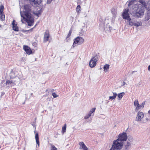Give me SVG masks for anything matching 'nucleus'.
<instances>
[{
  "instance_id": "obj_1",
  "label": "nucleus",
  "mask_w": 150,
  "mask_h": 150,
  "mask_svg": "<svg viewBox=\"0 0 150 150\" xmlns=\"http://www.w3.org/2000/svg\"><path fill=\"white\" fill-rule=\"evenodd\" d=\"M24 8L25 11L24 15L26 17L23 16L22 14H21V16L23 17L24 21L27 23L28 25L32 26L34 23V18L32 17L31 14L30 13L31 11L30 7L29 5L26 4L24 5Z\"/></svg>"
},
{
  "instance_id": "obj_2",
  "label": "nucleus",
  "mask_w": 150,
  "mask_h": 150,
  "mask_svg": "<svg viewBox=\"0 0 150 150\" xmlns=\"http://www.w3.org/2000/svg\"><path fill=\"white\" fill-rule=\"evenodd\" d=\"M144 8L142 6H139L135 11L134 16L137 18H141L144 16Z\"/></svg>"
},
{
  "instance_id": "obj_3",
  "label": "nucleus",
  "mask_w": 150,
  "mask_h": 150,
  "mask_svg": "<svg viewBox=\"0 0 150 150\" xmlns=\"http://www.w3.org/2000/svg\"><path fill=\"white\" fill-rule=\"evenodd\" d=\"M123 144L122 142L117 139L114 141L112 144V147L113 149H120L122 148Z\"/></svg>"
},
{
  "instance_id": "obj_4",
  "label": "nucleus",
  "mask_w": 150,
  "mask_h": 150,
  "mask_svg": "<svg viewBox=\"0 0 150 150\" xmlns=\"http://www.w3.org/2000/svg\"><path fill=\"white\" fill-rule=\"evenodd\" d=\"M98 56L96 55L91 59L89 62L90 67L93 68L95 67L98 60Z\"/></svg>"
},
{
  "instance_id": "obj_5",
  "label": "nucleus",
  "mask_w": 150,
  "mask_h": 150,
  "mask_svg": "<svg viewBox=\"0 0 150 150\" xmlns=\"http://www.w3.org/2000/svg\"><path fill=\"white\" fill-rule=\"evenodd\" d=\"M84 39L81 37H78L75 38L74 40V43H73V46H74L75 44H77L78 45H80L82 44L84 42Z\"/></svg>"
},
{
  "instance_id": "obj_6",
  "label": "nucleus",
  "mask_w": 150,
  "mask_h": 150,
  "mask_svg": "<svg viewBox=\"0 0 150 150\" xmlns=\"http://www.w3.org/2000/svg\"><path fill=\"white\" fill-rule=\"evenodd\" d=\"M129 11V8H127L124 9L122 14V16L123 19H126L128 21H131V19L130 18Z\"/></svg>"
},
{
  "instance_id": "obj_7",
  "label": "nucleus",
  "mask_w": 150,
  "mask_h": 150,
  "mask_svg": "<svg viewBox=\"0 0 150 150\" xmlns=\"http://www.w3.org/2000/svg\"><path fill=\"white\" fill-rule=\"evenodd\" d=\"M127 139V134L126 133L123 132L122 134H120L119 135V138L117 139H118L119 141L122 142V141H125Z\"/></svg>"
},
{
  "instance_id": "obj_8",
  "label": "nucleus",
  "mask_w": 150,
  "mask_h": 150,
  "mask_svg": "<svg viewBox=\"0 0 150 150\" xmlns=\"http://www.w3.org/2000/svg\"><path fill=\"white\" fill-rule=\"evenodd\" d=\"M4 6L1 5L0 6V20L4 21L5 19V16L4 13Z\"/></svg>"
},
{
  "instance_id": "obj_9",
  "label": "nucleus",
  "mask_w": 150,
  "mask_h": 150,
  "mask_svg": "<svg viewBox=\"0 0 150 150\" xmlns=\"http://www.w3.org/2000/svg\"><path fill=\"white\" fill-rule=\"evenodd\" d=\"M50 36V35L49 31L48 30H46L44 36L43 42H46L47 41H48Z\"/></svg>"
},
{
  "instance_id": "obj_10",
  "label": "nucleus",
  "mask_w": 150,
  "mask_h": 150,
  "mask_svg": "<svg viewBox=\"0 0 150 150\" xmlns=\"http://www.w3.org/2000/svg\"><path fill=\"white\" fill-rule=\"evenodd\" d=\"M144 117V115L143 112H139L137 114L136 120L137 121H141Z\"/></svg>"
},
{
  "instance_id": "obj_11",
  "label": "nucleus",
  "mask_w": 150,
  "mask_h": 150,
  "mask_svg": "<svg viewBox=\"0 0 150 150\" xmlns=\"http://www.w3.org/2000/svg\"><path fill=\"white\" fill-rule=\"evenodd\" d=\"M23 49L27 54L30 55L32 54V51L30 48L27 45H24L23 47Z\"/></svg>"
},
{
  "instance_id": "obj_12",
  "label": "nucleus",
  "mask_w": 150,
  "mask_h": 150,
  "mask_svg": "<svg viewBox=\"0 0 150 150\" xmlns=\"http://www.w3.org/2000/svg\"><path fill=\"white\" fill-rule=\"evenodd\" d=\"M139 2L142 4L145 8H146L147 10H149L150 9V4L149 5L146 4L145 0H139Z\"/></svg>"
},
{
  "instance_id": "obj_13",
  "label": "nucleus",
  "mask_w": 150,
  "mask_h": 150,
  "mask_svg": "<svg viewBox=\"0 0 150 150\" xmlns=\"http://www.w3.org/2000/svg\"><path fill=\"white\" fill-rule=\"evenodd\" d=\"M134 105L136 107L135 108L136 111H138L142 107L141 105H140L139 104V102L137 100H136L134 101Z\"/></svg>"
},
{
  "instance_id": "obj_14",
  "label": "nucleus",
  "mask_w": 150,
  "mask_h": 150,
  "mask_svg": "<svg viewBox=\"0 0 150 150\" xmlns=\"http://www.w3.org/2000/svg\"><path fill=\"white\" fill-rule=\"evenodd\" d=\"M80 146V148L83 149V150H88V148L86 146L83 142H80L79 143Z\"/></svg>"
},
{
  "instance_id": "obj_15",
  "label": "nucleus",
  "mask_w": 150,
  "mask_h": 150,
  "mask_svg": "<svg viewBox=\"0 0 150 150\" xmlns=\"http://www.w3.org/2000/svg\"><path fill=\"white\" fill-rule=\"evenodd\" d=\"M15 22V20H13L12 22L13 29L16 31H18L19 30L17 26V24H16Z\"/></svg>"
},
{
  "instance_id": "obj_16",
  "label": "nucleus",
  "mask_w": 150,
  "mask_h": 150,
  "mask_svg": "<svg viewBox=\"0 0 150 150\" xmlns=\"http://www.w3.org/2000/svg\"><path fill=\"white\" fill-rule=\"evenodd\" d=\"M72 30H71V29L69 30V33L66 37V39L65 40V42H68L69 41V40H70V39H69V38L71 36V33H72Z\"/></svg>"
},
{
  "instance_id": "obj_17",
  "label": "nucleus",
  "mask_w": 150,
  "mask_h": 150,
  "mask_svg": "<svg viewBox=\"0 0 150 150\" xmlns=\"http://www.w3.org/2000/svg\"><path fill=\"white\" fill-rule=\"evenodd\" d=\"M35 137L36 143L38 144V146H40V142L39 138V136L38 133H36L35 134Z\"/></svg>"
},
{
  "instance_id": "obj_18",
  "label": "nucleus",
  "mask_w": 150,
  "mask_h": 150,
  "mask_svg": "<svg viewBox=\"0 0 150 150\" xmlns=\"http://www.w3.org/2000/svg\"><path fill=\"white\" fill-rule=\"evenodd\" d=\"M147 14L146 16L145 19L146 20L148 21L150 19V9L149 10H148Z\"/></svg>"
},
{
  "instance_id": "obj_19",
  "label": "nucleus",
  "mask_w": 150,
  "mask_h": 150,
  "mask_svg": "<svg viewBox=\"0 0 150 150\" xmlns=\"http://www.w3.org/2000/svg\"><path fill=\"white\" fill-rule=\"evenodd\" d=\"M125 93L124 92H122L118 94V97L119 98V100H120L125 95Z\"/></svg>"
},
{
  "instance_id": "obj_20",
  "label": "nucleus",
  "mask_w": 150,
  "mask_h": 150,
  "mask_svg": "<svg viewBox=\"0 0 150 150\" xmlns=\"http://www.w3.org/2000/svg\"><path fill=\"white\" fill-rule=\"evenodd\" d=\"M42 11L41 9H40L38 11L34 12V15L38 16L39 15H41Z\"/></svg>"
},
{
  "instance_id": "obj_21",
  "label": "nucleus",
  "mask_w": 150,
  "mask_h": 150,
  "mask_svg": "<svg viewBox=\"0 0 150 150\" xmlns=\"http://www.w3.org/2000/svg\"><path fill=\"white\" fill-rule=\"evenodd\" d=\"M66 127L67 125L66 124H65L62 127V134H64V132H66Z\"/></svg>"
},
{
  "instance_id": "obj_22",
  "label": "nucleus",
  "mask_w": 150,
  "mask_h": 150,
  "mask_svg": "<svg viewBox=\"0 0 150 150\" xmlns=\"http://www.w3.org/2000/svg\"><path fill=\"white\" fill-rule=\"evenodd\" d=\"M113 96H110L109 97V99L111 100H113L115 99L117 95L115 93H113Z\"/></svg>"
},
{
  "instance_id": "obj_23",
  "label": "nucleus",
  "mask_w": 150,
  "mask_h": 150,
  "mask_svg": "<svg viewBox=\"0 0 150 150\" xmlns=\"http://www.w3.org/2000/svg\"><path fill=\"white\" fill-rule=\"evenodd\" d=\"M109 69V65L108 64H106L103 67V69L104 71L105 72H106L107 71H106V70H107Z\"/></svg>"
},
{
  "instance_id": "obj_24",
  "label": "nucleus",
  "mask_w": 150,
  "mask_h": 150,
  "mask_svg": "<svg viewBox=\"0 0 150 150\" xmlns=\"http://www.w3.org/2000/svg\"><path fill=\"white\" fill-rule=\"evenodd\" d=\"M131 146V144L130 143L127 142V144L125 145V148L126 149H128Z\"/></svg>"
},
{
  "instance_id": "obj_25",
  "label": "nucleus",
  "mask_w": 150,
  "mask_h": 150,
  "mask_svg": "<svg viewBox=\"0 0 150 150\" xmlns=\"http://www.w3.org/2000/svg\"><path fill=\"white\" fill-rule=\"evenodd\" d=\"M142 23L141 22H137L136 23H134V25L135 26L138 27Z\"/></svg>"
},
{
  "instance_id": "obj_26",
  "label": "nucleus",
  "mask_w": 150,
  "mask_h": 150,
  "mask_svg": "<svg viewBox=\"0 0 150 150\" xmlns=\"http://www.w3.org/2000/svg\"><path fill=\"white\" fill-rule=\"evenodd\" d=\"M81 6L79 5H78L76 9V11L79 12L81 10Z\"/></svg>"
},
{
  "instance_id": "obj_27",
  "label": "nucleus",
  "mask_w": 150,
  "mask_h": 150,
  "mask_svg": "<svg viewBox=\"0 0 150 150\" xmlns=\"http://www.w3.org/2000/svg\"><path fill=\"white\" fill-rule=\"evenodd\" d=\"M13 83V81H10L9 80H7L6 81V85L8 84H11Z\"/></svg>"
},
{
  "instance_id": "obj_28",
  "label": "nucleus",
  "mask_w": 150,
  "mask_h": 150,
  "mask_svg": "<svg viewBox=\"0 0 150 150\" xmlns=\"http://www.w3.org/2000/svg\"><path fill=\"white\" fill-rule=\"evenodd\" d=\"M134 1H135V0H132L131 1H130L129 2V3H128V6H130L131 5L133 4Z\"/></svg>"
},
{
  "instance_id": "obj_29",
  "label": "nucleus",
  "mask_w": 150,
  "mask_h": 150,
  "mask_svg": "<svg viewBox=\"0 0 150 150\" xmlns=\"http://www.w3.org/2000/svg\"><path fill=\"white\" fill-rule=\"evenodd\" d=\"M91 112H89L88 114L85 117V119H88L89 117H90L91 115Z\"/></svg>"
},
{
  "instance_id": "obj_30",
  "label": "nucleus",
  "mask_w": 150,
  "mask_h": 150,
  "mask_svg": "<svg viewBox=\"0 0 150 150\" xmlns=\"http://www.w3.org/2000/svg\"><path fill=\"white\" fill-rule=\"evenodd\" d=\"M51 150H57V149L53 145H52Z\"/></svg>"
},
{
  "instance_id": "obj_31",
  "label": "nucleus",
  "mask_w": 150,
  "mask_h": 150,
  "mask_svg": "<svg viewBox=\"0 0 150 150\" xmlns=\"http://www.w3.org/2000/svg\"><path fill=\"white\" fill-rule=\"evenodd\" d=\"M95 110H96V108H92L91 110L89 112H91V115L92 113H93L95 112Z\"/></svg>"
},
{
  "instance_id": "obj_32",
  "label": "nucleus",
  "mask_w": 150,
  "mask_h": 150,
  "mask_svg": "<svg viewBox=\"0 0 150 150\" xmlns=\"http://www.w3.org/2000/svg\"><path fill=\"white\" fill-rule=\"evenodd\" d=\"M52 96L54 98H56L58 96V95H57L55 93H52Z\"/></svg>"
},
{
  "instance_id": "obj_33",
  "label": "nucleus",
  "mask_w": 150,
  "mask_h": 150,
  "mask_svg": "<svg viewBox=\"0 0 150 150\" xmlns=\"http://www.w3.org/2000/svg\"><path fill=\"white\" fill-rule=\"evenodd\" d=\"M129 21V24L131 26L134 25V23L132 21Z\"/></svg>"
},
{
  "instance_id": "obj_34",
  "label": "nucleus",
  "mask_w": 150,
  "mask_h": 150,
  "mask_svg": "<svg viewBox=\"0 0 150 150\" xmlns=\"http://www.w3.org/2000/svg\"><path fill=\"white\" fill-rule=\"evenodd\" d=\"M35 26H36V25H35V26H34V27H33V28H31L30 29V30H25V31H24H24H25V32L28 31H33V28H35Z\"/></svg>"
},
{
  "instance_id": "obj_35",
  "label": "nucleus",
  "mask_w": 150,
  "mask_h": 150,
  "mask_svg": "<svg viewBox=\"0 0 150 150\" xmlns=\"http://www.w3.org/2000/svg\"><path fill=\"white\" fill-rule=\"evenodd\" d=\"M145 104V101L143 102L142 103V104L141 105V106H142V107L143 108L144 107V105Z\"/></svg>"
},
{
  "instance_id": "obj_36",
  "label": "nucleus",
  "mask_w": 150,
  "mask_h": 150,
  "mask_svg": "<svg viewBox=\"0 0 150 150\" xmlns=\"http://www.w3.org/2000/svg\"><path fill=\"white\" fill-rule=\"evenodd\" d=\"M148 69L149 71H150V65H149L148 67Z\"/></svg>"
},
{
  "instance_id": "obj_37",
  "label": "nucleus",
  "mask_w": 150,
  "mask_h": 150,
  "mask_svg": "<svg viewBox=\"0 0 150 150\" xmlns=\"http://www.w3.org/2000/svg\"><path fill=\"white\" fill-rule=\"evenodd\" d=\"M52 0H47V1L48 2V1H49L50 2H51V1H52Z\"/></svg>"
},
{
  "instance_id": "obj_38",
  "label": "nucleus",
  "mask_w": 150,
  "mask_h": 150,
  "mask_svg": "<svg viewBox=\"0 0 150 150\" xmlns=\"http://www.w3.org/2000/svg\"><path fill=\"white\" fill-rule=\"evenodd\" d=\"M148 113L150 115V110L148 111Z\"/></svg>"
},
{
  "instance_id": "obj_39",
  "label": "nucleus",
  "mask_w": 150,
  "mask_h": 150,
  "mask_svg": "<svg viewBox=\"0 0 150 150\" xmlns=\"http://www.w3.org/2000/svg\"><path fill=\"white\" fill-rule=\"evenodd\" d=\"M54 91V89H52V92H53Z\"/></svg>"
},
{
  "instance_id": "obj_40",
  "label": "nucleus",
  "mask_w": 150,
  "mask_h": 150,
  "mask_svg": "<svg viewBox=\"0 0 150 150\" xmlns=\"http://www.w3.org/2000/svg\"><path fill=\"white\" fill-rule=\"evenodd\" d=\"M23 20H22H22H21V21H22V22L23 23Z\"/></svg>"
},
{
  "instance_id": "obj_41",
  "label": "nucleus",
  "mask_w": 150,
  "mask_h": 150,
  "mask_svg": "<svg viewBox=\"0 0 150 150\" xmlns=\"http://www.w3.org/2000/svg\"><path fill=\"white\" fill-rule=\"evenodd\" d=\"M134 71H133V72H132V73H133Z\"/></svg>"
},
{
  "instance_id": "obj_42",
  "label": "nucleus",
  "mask_w": 150,
  "mask_h": 150,
  "mask_svg": "<svg viewBox=\"0 0 150 150\" xmlns=\"http://www.w3.org/2000/svg\"><path fill=\"white\" fill-rule=\"evenodd\" d=\"M1 27V25H0V27Z\"/></svg>"
}]
</instances>
